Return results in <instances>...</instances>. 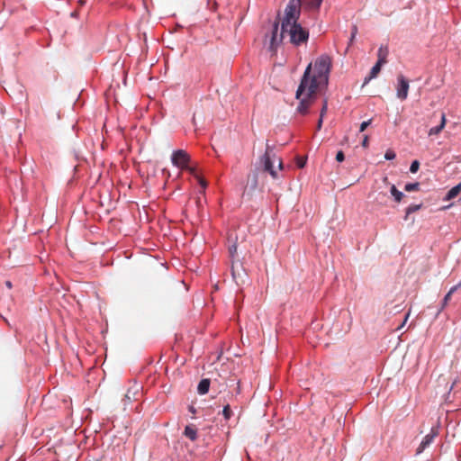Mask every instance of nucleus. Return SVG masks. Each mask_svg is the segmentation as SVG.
I'll return each instance as SVG.
<instances>
[{
    "instance_id": "f257e3e1",
    "label": "nucleus",
    "mask_w": 461,
    "mask_h": 461,
    "mask_svg": "<svg viewBox=\"0 0 461 461\" xmlns=\"http://www.w3.org/2000/svg\"><path fill=\"white\" fill-rule=\"evenodd\" d=\"M330 66L331 62L328 56L318 58L313 68L312 63L307 66L295 95L296 99L299 100L297 113L302 115L308 113L315 101L318 88L328 84Z\"/></svg>"
},
{
    "instance_id": "f03ea898",
    "label": "nucleus",
    "mask_w": 461,
    "mask_h": 461,
    "mask_svg": "<svg viewBox=\"0 0 461 461\" xmlns=\"http://www.w3.org/2000/svg\"><path fill=\"white\" fill-rule=\"evenodd\" d=\"M301 14V0H291L285 9V15L281 20V30L279 31V22L273 23L269 50L276 52L277 47L283 41L285 36L294 46L305 44L309 39V32L302 27L298 23Z\"/></svg>"
},
{
    "instance_id": "7ed1b4c3",
    "label": "nucleus",
    "mask_w": 461,
    "mask_h": 461,
    "mask_svg": "<svg viewBox=\"0 0 461 461\" xmlns=\"http://www.w3.org/2000/svg\"><path fill=\"white\" fill-rule=\"evenodd\" d=\"M172 164L180 171L196 173L202 171L197 162L191 159L190 155L184 149L175 150L171 155Z\"/></svg>"
},
{
    "instance_id": "20e7f679",
    "label": "nucleus",
    "mask_w": 461,
    "mask_h": 461,
    "mask_svg": "<svg viewBox=\"0 0 461 461\" xmlns=\"http://www.w3.org/2000/svg\"><path fill=\"white\" fill-rule=\"evenodd\" d=\"M260 164L262 165L263 171L267 173H276L278 170H284L283 162L279 157L276 155L273 149L267 147L265 154L262 156Z\"/></svg>"
},
{
    "instance_id": "39448f33",
    "label": "nucleus",
    "mask_w": 461,
    "mask_h": 461,
    "mask_svg": "<svg viewBox=\"0 0 461 461\" xmlns=\"http://www.w3.org/2000/svg\"><path fill=\"white\" fill-rule=\"evenodd\" d=\"M231 276L237 285L243 284L247 276L242 262L239 259L230 261Z\"/></svg>"
},
{
    "instance_id": "423d86ee",
    "label": "nucleus",
    "mask_w": 461,
    "mask_h": 461,
    "mask_svg": "<svg viewBox=\"0 0 461 461\" xmlns=\"http://www.w3.org/2000/svg\"><path fill=\"white\" fill-rule=\"evenodd\" d=\"M398 85L396 87V95L401 100H405L408 96L409 91V81L404 77L403 75H398L397 77Z\"/></svg>"
},
{
    "instance_id": "0eeeda50",
    "label": "nucleus",
    "mask_w": 461,
    "mask_h": 461,
    "mask_svg": "<svg viewBox=\"0 0 461 461\" xmlns=\"http://www.w3.org/2000/svg\"><path fill=\"white\" fill-rule=\"evenodd\" d=\"M438 436V429L436 428H432L430 432L424 437L420 446L416 450V454L419 455L422 453L434 440V438Z\"/></svg>"
},
{
    "instance_id": "6e6552de",
    "label": "nucleus",
    "mask_w": 461,
    "mask_h": 461,
    "mask_svg": "<svg viewBox=\"0 0 461 461\" xmlns=\"http://www.w3.org/2000/svg\"><path fill=\"white\" fill-rule=\"evenodd\" d=\"M389 50L387 46H381L377 52V62L380 64L384 65L387 63V56H388Z\"/></svg>"
},
{
    "instance_id": "1a4fd4ad",
    "label": "nucleus",
    "mask_w": 461,
    "mask_h": 461,
    "mask_svg": "<svg viewBox=\"0 0 461 461\" xmlns=\"http://www.w3.org/2000/svg\"><path fill=\"white\" fill-rule=\"evenodd\" d=\"M382 66L383 64H380L378 62L375 64V66L371 68L369 76L365 78L364 85L367 84L370 80L377 77Z\"/></svg>"
},
{
    "instance_id": "9d476101",
    "label": "nucleus",
    "mask_w": 461,
    "mask_h": 461,
    "mask_svg": "<svg viewBox=\"0 0 461 461\" xmlns=\"http://www.w3.org/2000/svg\"><path fill=\"white\" fill-rule=\"evenodd\" d=\"M461 192V182L456 186L452 187L446 194L444 200L450 201L456 198Z\"/></svg>"
},
{
    "instance_id": "9b49d317",
    "label": "nucleus",
    "mask_w": 461,
    "mask_h": 461,
    "mask_svg": "<svg viewBox=\"0 0 461 461\" xmlns=\"http://www.w3.org/2000/svg\"><path fill=\"white\" fill-rule=\"evenodd\" d=\"M184 435L192 441L197 438V429L193 425H187L185 428Z\"/></svg>"
},
{
    "instance_id": "f8f14e48",
    "label": "nucleus",
    "mask_w": 461,
    "mask_h": 461,
    "mask_svg": "<svg viewBox=\"0 0 461 461\" xmlns=\"http://www.w3.org/2000/svg\"><path fill=\"white\" fill-rule=\"evenodd\" d=\"M446 125V115L445 113H442L441 114V122H440V124L438 126H436V127H432L429 131V136H432V135H438L445 127Z\"/></svg>"
},
{
    "instance_id": "ddd939ff",
    "label": "nucleus",
    "mask_w": 461,
    "mask_h": 461,
    "mask_svg": "<svg viewBox=\"0 0 461 461\" xmlns=\"http://www.w3.org/2000/svg\"><path fill=\"white\" fill-rule=\"evenodd\" d=\"M210 388V380L209 379H202L199 382L197 390L200 394H205L208 393Z\"/></svg>"
},
{
    "instance_id": "4468645a",
    "label": "nucleus",
    "mask_w": 461,
    "mask_h": 461,
    "mask_svg": "<svg viewBox=\"0 0 461 461\" xmlns=\"http://www.w3.org/2000/svg\"><path fill=\"white\" fill-rule=\"evenodd\" d=\"M194 179L200 185L201 190L199 192L201 194H203L207 186V181L203 177H202V175H194Z\"/></svg>"
},
{
    "instance_id": "2eb2a0df",
    "label": "nucleus",
    "mask_w": 461,
    "mask_h": 461,
    "mask_svg": "<svg viewBox=\"0 0 461 461\" xmlns=\"http://www.w3.org/2000/svg\"><path fill=\"white\" fill-rule=\"evenodd\" d=\"M390 192L397 203L401 202L402 198L403 197V194L399 191L394 185H391Z\"/></svg>"
},
{
    "instance_id": "dca6fc26",
    "label": "nucleus",
    "mask_w": 461,
    "mask_h": 461,
    "mask_svg": "<svg viewBox=\"0 0 461 461\" xmlns=\"http://www.w3.org/2000/svg\"><path fill=\"white\" fill-rule=\"evenodd\" d=\"M229 258L230 261L239 259L236 244L229 247Z\"/></svg>"
},
{
    "instance_id": "f3484780",
    "label": "nucleus",
    "mask_w": 461,
    "mask_h": 461,
    "mask_svg": "<svg viewBox=\"0 0 461 461\" xmlns=\"http://www.w3.org/2000/svg\"><path fill=\"white\" fill-rule=\"evenodd\" d=\"M457 288V285H455L453 286L449 291L448 293L445 295L444 299H443V304H442V309L448 303V302L450 301L451 299V296L453 294V293L456 290Z\"/></svg>"
},
{
    "instance_id": "a211bd4d",
    "label": "nucleus",
    "mask_w": 461,
    "mask_h": 461,
    "mask_svg": "<svg viewBox=\"0 0 461 461\" xmlns=\"http://www.w3.org/2000/svg\"><path fill=\"white\" fill-rule=\"evenodd\" d=\"M422 204H411L409 207L406 208V216L405 219L411 214L417 211H419L421 208Z\"/></svg>"
},
{
    "instance_id": "6ab92c4d",
    "label": "nucleus",
    "mask_w": 461,
    "mask_h": 461,
    "mask_svg": "<svg viewBox=\"0 0 461 461\" xmlns=\"http://www.w3.org/2000/svg\"><path fill=\"white\" fill-rule=\"evenodd\" d=\"M222 414H223V416H224V418H225L226 420H229V419L231 417V415H232V411H231L230 407V405H229V404H226V405L223 407Z\"/></svg>"
},
{
    "instance_id": "aec40b11",
    "label": "nucleus",
    "mask_w": 461,
    "mask_h": 461,
    "mask_svg": "<svg viewBox=\"0 0 461 461\" xmlns=\"http://www.w3.org/2000/svg\"><path fill=\"white\" fill-rule=\"evenodd\" d=\"M296 167H297V169H303L306 164V158H296Z\"/></svg>"
},
{
    "instance_id": "412c9836",
    "label": "nucleus",
    "mask_w": 461,
    "mask_h": 461,
    "mask_svg": "<svg viewBox=\"0 0 461 461\" xmlns=\"http://www.w3.org/2000/svg\"><path fill=\"white\" fill-rule=\"evenodd\" d=\"M418 187H419V184L418 183L407 184L404 186V190L407 191V192H412V191L418 190Z\"/></svg>"
},
{
    "instance_id": "4be33fe9",
    "label": "nucleus",
    "mask_w": 461,
    "mask_h": 461,
    "mask_svg": "<svg viewBox=\"0 0 461 461\" xmlns=\"http://www.w3.org/2000/svg\"><path fill=\"white\" fill-rule=\"evenodd\" d=\"M420 167V162L418 160L412 161L410 171L411 173H416L419 170Z\"/></svg>"
},
{
    "instance_id": "5701e85b",
    "label": "nucleus",
    "mask_w": 461,
    "mask_h": 461,
    "mask_svg": "<svg viewBox=\"0 0 461 461\" xmlns=\"http://www.w3.org/2000/svg\"><path fill=\"white\" fill-rule=\"evenodd\" d=\"M327 110H328V101H327V99H324L323 104H322V107L321 110L320 117L323 118L327 113Z\"/></svg>"
},
{
    "instance_id": "b1692460",
    "label": "nucleus",
    "mask_w": 461,
    "mask_h": 461,
    "mask_svg": "<svg viewBox=\"0 0 461 461\" xmlns=\"http://www.w3.org/2000/svg\"><path fill=\"white\" fill-rule=\"evenodd\" d=\"M370 123H371V120H368V121L363 122L360 124V129H359V131H360L361 132H362V131H364L366 129V127H367L368 125H370Z\"/></svg>"
},
{
    "instance_id": "393cba45",
    "label": "nucleus",
    "mask_w": 461,
    "mask_h": 461,
    "mask_svg": "<svg viewBox=\"0 0 461 461\" xmlns=\"http://www.w3.org/2000/svg\"><path fill=\"white\" fill-rule=\"evenodd\" d=\"M384 157H385V158H386V159H388V160H389V159H393V158H395V153H394L393 150H388V151H386V153H385V156H384Z\"/></svg>"
},
{
    "instance_id": "a878e982",
    "label": "nucleus",
    "mask_w": 461,
    "mask_h": 461,
    "mask_svg": "<svg viewBox=\"0 0 461 461\" xmlns=\"http://www.w3.org/2000/svg\"><path fill=\"white\" fill-rule=\"evenodd\" d=\"M357 33V27L356 25H354L352 27V33H351V37H350V42H352L354 41Z\"/></svg>"
},
{
    "instance_id": "bb28decb",
    "label": "nucleus",
    "mask_w": 461,
    "mask_h": 461,
    "mask_svg": "<svg viewBox=\"0 0 461 461\" xmlns=\"http://www.w3.org/2000/svg\"><path fill=\"white\" fill-rule=\"evenodd\" d=\"M344 158H345V157H344V153H343L342 151H339V152L337 153V155H336V159H337V161H339V162L343 161V160H344Z\"/></svg>"
},
{
    "instance_id": "cd10ccee",
    "label": "nucleus",
    "mask_w": 461,
    "mask_h": 461,
    "mask_svg": "<svg viewBox=\"0 0 461 461\" xmlns=\"http://www.w3.org/2000/svg\"><path fill=\"white\" fill-rule=\"evenodd\" d=\"M409 316H410V312L405 315L404 320L402 322V324L398 327V330L402 329L405 325Z\"/></svg>"
},
{
    "instance_id": "c85d7f7f",
    "label": "nucleus",
    "mask_w": 461,
    "mask_h": 461,
    "mask_svg": "<svg viewBox=\"0 0 461 461\" xmlns=\"http://www.w3.org/2000/svg\"><path fill=\"white\" fill-rule=\"evenodd\" d=\"M323 118L320 117L318 123H317V130H321L322 126Z\"/></svg>"
},
{
    "instance_id": "c756f323",
    "label": "nucleus",
    "mask_w": 461,
    "mask_h": 461,
    "mask_svg": "<svg viewBox=\"0 0 461 461\" xmlns=\"http://www.w3.org/2000/svg\"><path fill=\"white\" fill-rule=\"evenodd\" d=\"M367 142H368V138H367V136H365V138L363 140V142H362V145L364 147H366L367 145Z\"/></svg>"
},
{
    "instance_id": "7c9ffc66",
    "label": "nucleus",
    "mask_w": 461,
    "mask_h": 461,
    "mask_svg": "<svg viewBox=\"0 0 461 461\" xmlns=\"http://www.w3.org/2000/svg\"><path fill=\"white\" fill-rule=\"evenodd\" d=\"M5 285H6L9 289H11V288H12V286H13V285H12L11 281H9V280L5 281Z\"/></svg>"
},
{
    "instance_id": "2f4dec72",
    "label": "nucleus",
    "mask_w": 461,
    "mask_h": 461,
    "mask_svg": "<svg viewBox=\"0 0 461 461\" xmlns=\"http://www.w3.org/2000/svg\"><path fill=\"white\" fill-rule=\"evenodd\" d=\"M400 307H401L400 305L395 306L396 312H399L401 310Z\"/></svg>"
},
{
    "instance_id": "473e14b6",
    "label": "nucleus",
    "mask_w": 461,
    "mask_h": 461,
    "mask_svg": "<svg viewBox=\"0 0 461 461\" xmlns=\"http://www.w3.org/2000/svg\"><path fill=\"white\" fill-rule=\"evenodd\" d=\"M76 14H77V13H76V12H73V13L71 14V15H72V16H76Z\"/></svg>"
},
{
    "instance_id": "72a5a7b5",
    "label": "nucleus",
    "mask_w": 461,
    "mask_h": 461,
    "mask_svg": "<svg viewBox=\"0 0 461 461\" xmlns=\"http://www.w3.org/2000/svg\"><path fill=\"white\" fill-rule=\"evenodd\" d=\"M190 411H191L192 412H194V408H193V407H191V408H190Z\"/></svg>"
}]
</instances>
